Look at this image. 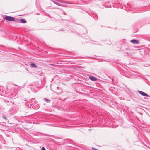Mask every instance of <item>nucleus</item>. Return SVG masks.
I'll return each instance as SVG.
<instances>
[{"label": "nucleus", "mask_w": 150, "mask_h": 150, "mask_svg": "<svg viewBox=\"0 0 150 150\" xmlns=\"http://www.w3.org/2000/svg\"><path fill=\"white\" fill-rule=\"evenodd\" d=\"M15 20V18L13 17L10 16V21H12Z\"/></svg>", "instance_id": "8"}, {"label": "nucleus", "mask_w": 150, "mask_h": 150, "mask_svg": "<svg viewBox=\"0 0 150 150\" xmlns=\"http://www.w3.org/2000/svg\"><path fill=\"white\" fill-rule=\"evenodd\" d=\"M41 150H46L44 147H43L42 148Z\"/></svg>", "instance_id": "11"}, {"label": "nucleus", "mask_w": 150, "mask_h": 150, "mask_svg": "<svg viewBox=\"0 0 150 150\" xmlns=\"http://www.w3.org/2000/svg\"><path fill=\"white\" fill-rule=\"evenodd\" d=\"M130 42L133 44H138L139 43V42L138 40L135 39L132 40H130Z\"/></svg>", "instance_id": "1"}, {"label": "nucleus", "mask_w": 150, "mask_h": 150, "mask_svg": "<svg viewBox=\"0 0 150 150\" xmlns=\"http://www.w3.org/2000/svg\"><path fill=\"white\" fill-rule=\"evenodd\" d=\"M89 79L92 81H96L97 80V79L96 77L93 76H90L89 77Z\"/></svg>", "instance_id": "3"}, {"label": "nucleus", "mask_w": 150, "mask_h": 150, "mask_svg": "<svg viewBox=\"0 0 150 150\" xmlns=\"http://www.w3.org/2000/svg\"><path fill=\"white\" fill-rule=\"evenodd\" d=\"M30 65L31 67L33 68H37V66L33 63H31L30 64Z\"/></svg>", "instance_id": "6"}, {"label": "nucleus", "mask_w": 150, "mask_h": 150, "mask_svg": "<svg viewBox=\"0 0 150 150\" xmlns=\"http://www.w3.org/2000/svg\"><path fill=\"white\" fill-rule=\"evenodd\" d=\"M53 2L54 3H55V4H57V5L58 6H64L63 4H60L58 2H57L53 1Z\"/></svg>", "instance_id": "4"}, {"label": "nucleus", "mask_w": 150, "mask_h": 150, "mask_svg": "<svg viewBox=\"0 0 150 150\" xmlns=\"http://www.w3.org/2000/svg\"><path fill=\"white\" fill-rule=\"evenodd\" d=\"M5 16V19L9 21V16Z\"/></svg>", "instance_id": "7"}, {"label": "nucleus", "mask_w": 150, "mask_h": 150, "mask_svg": "<svg viewBox=\"0 0 150 150\" xmlns=\"http://www.w3.org/2000/svg\"><path fill=\"white\" fill-rule=\"evenodd\" d=\"M92 150H98V149H95V148H94L93 147H92Z\"/></svg>", "instance_id": "10"}, {"label": "nucleus", "mask_w": 150, "mask_h": 150, "mask_svg": "<svg viewBox=\"0 0 150 150\" xmlns=\"http://www.w3.org/2000/svg\"><path fill=\"white\" fill-rule=\"evenodd\" d=\"M138 92L142 95L144 96L148 97L149 95L146 93L141 91H139Z\"/></svg>", "instance_id": "2"}, {"label": "nucleus", "mask_w": 150, "mask_h": 150, "mask_svg": "<svg viewBox=\"0 0 150 150\" xmlns=\"http://www.w3.org/2000/svg\"><path fill=\"white\" fill-rule=\"evenodd\" d=\"M19 20L22 23H26V21L24 19H21Z\"/></svg>", "instance_id": "5"}, {"label": "nucleus", "mask_w": 150, "mask_h": 150, "mask_svg": "<svg viewBox=\"0 0 150 150\" xmlns=\"http://www.w3.org/2000/svg\"><path fill=\"white\" fill-rule=\"evenodd\" d=\"M44 100L45 101H47V102L50 101V100H49L48 99H47V98H45L44 99Z\"/></svg>", "instance_id": "9"}]
</instances>
